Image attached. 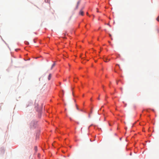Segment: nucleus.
Here are the masks:
<instances>
[{
  "label": "nucleus",
  "instance_id": "4",
  "mask_svg": "<svg viewBox=\"0 0 159 159\" xmlns=\"http://www.w3.org/2000/svg\"><path fill=\"white\" fill-rule=\"evenodd\" d=\"M51 77H52L51 74H50L48 76V80H50V79L51 78Z\"/></svg>",
  "mask_w": 159,
  "mask_h": 159
},
{
  "label": "nucleus",
  "instance_id": "8",
  "mask_svg": "<svg viewBox=\"0 0 159 159\" xmlns=\"http://www.w3.org/2000/svg\"><path fill=\"white\" fill-rule=\"evenodd\" d=\"M35 148V149L36 151H37V147H35V148Z\"/></svg>",
  "mask_w": 159,
  "mask_h": 159
},
{
  "label": "nucleus",
  "instance_id": "3",
  "mask_svg": "<svg viewBox=\"0 0 159 159\" xmlns=\"http://www.w3.org/2000/svg\"><path fill=\"white\" fill-rule=\"evenodd\" d=\"M43 107V105H41L39 107V108L38 111H40L42 109Z\"/></svg>",
  "mask_w": 159,
  "mask_h": 159
},
{
  "label": "nucleus",
  "instance_id": "11",
  "mask_svg": "<svg viewBox=\"0 0 159 159\" xmlns=\"http://www.w3.org/2000/svg\"><path fill=\"white\" fill-rule=\"evenodd\" d=\"M92 111L91 110V113H92Z\"/></svg>",
  "mask_w": 159,
  "mask_h": 159
},
{
  "label": "nucleus",
  "instance_id": "13",
  "mask_svg": "<svg viewBox=\"0 0 159 159\" xmlns=\"http://www.w3.org/2000/svg\"><path fill=\"white\" fill-rule=\"evenodd\" d=\"M88 12H87V14L88 15Z\"/></svg>",
  "mask_w": 159,
  "mask_h": 159
},
{
  "label": "nucleus",
  "instance_id": "1",
  "mask_svg": "<svg viewBox=\"0 0 159 159\" xmlns=\"http://www.w3.org/2000/svg\"><path fill=\"white\" fill-rule=\"evenodd\" d=\"M84 8V7L80 11L79 14L80 15L82 16H83L84 14V13L83 11V9Z\"/></svg>",
  "mask_w": 159,
  "mask_h": 159
},
{
  "label": "nucleus",
  "instance_id": "6",
  "mask_svg": "<svg viewBox=\"0 0 159 159\" xmlns=\"http://www.w3.org/2000/svg\"><path fill=\"white\" fill-rule=\"evenodd\" d=\"M55 63H54L52 65V66L51 67V69H52V68L55 66Z\"/></svg>",
  "mask_w": 159,
  "mask_h": 159
},
{
  "label": "nucleus",
  "instance_id": "9",
  "mask_svg": "<svg viewBox=\"0 0 159 159\" xmlns=\"http://www.w3.org/2000/svg\"><path fill=\"white\" fill-rule=\"evenodd\" d=\"M76 109L78 110H79V108H78V107H77V105H76Z\"/></svg>",
  "mask_w": 159,
  "mask_h": 159
},
{
  "label": "nucleus",
  "instance_id": "7",
  "mask_svg": "<svg viewBox=\"0 0 159 159\" xmlns=\"http://www.w3.org/2000/svg\"><path fill=\"white\" fill-rule=\"evenodd\" d=\"M159 16L157 18L156 20L157 21H159Z\"/></svg>",
  "mask_w": 159,
  "mask_h": 159
},
{
  "label": "nucleus",
  "instance_id": "14",
  "mask_svg": "<svg viewBox=\"0 0 159 159\" xmlns=\"http://www.w3.org/2000/svg\"><path fill=\"white\" fill-rule=\"evenodd\" d=\"M90 100H91V101L92 100V98H91Z\"/></svg>",
  "mask_w": 159,
  "mask_h": 159
},
{
  "label": "nucleus",
  "instance_id": "10",
  "mask_svg": "<svg viewBox=\"0 0 159 159\" xmlns=\"http://www.w3.org/2000/svg\"><path fill=\"white\" fill-rule=\"evenodd\" d=\"M98 100H100V98H99V97H98Z\"/></svg>",
  "mask_w": 159,
  "mask_h": 159
},
{
  "label": "nucleus",
  "instance_id": "12",
  "mask_svg": "<svg viewBox=\"0 0 159 159\" xmlns=\"http://www.w3.org/2000/svg\"><path fill=\"white\" fill-rule=\"evenodd\" d=\"M89 117H90V114L89 115Z\"/></svg>",
  "mask_w": 159,
  "mask_h": 159
},
{
  "label": "nucleus",
  "instance_id": "2",
  "mask_svg": "<svg viewBox=\"0 0 159 159\" xmlns=\"http://www.w3.org/2000/svg\"><path fill=\"white\" fill-rule=\"evenodd\" d=\"M80 0L79 1L77 2V5H76V8H75L76 9H77L78 8L79 6L80 5Z\"/></svg>",
  "mask_w": 159,
  "mask_h": 159
},
{
  "label": "nucleus",
  "instance_id": "5",
  "mask_svg": "<svg viewBox=\"0 0 159 159\" xmlns=\"http://www.w3.org/2000/svg\"><path fill=\"white\" fill-rule=\"evenodd\" d=\"M110 60V59H106V60H105V59L104 60V61H105V62H107L109 61Z\"/></svg>",
  "mask_w": 159,
  "mask_h": 159
}]
</instances>
